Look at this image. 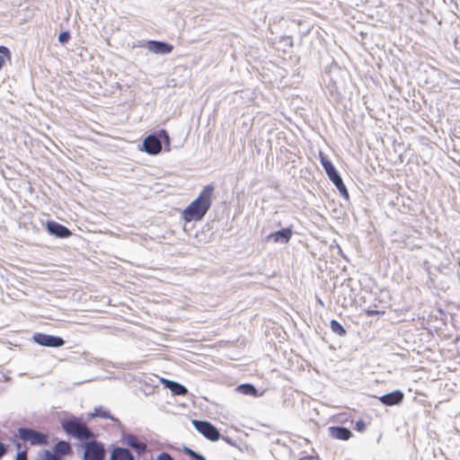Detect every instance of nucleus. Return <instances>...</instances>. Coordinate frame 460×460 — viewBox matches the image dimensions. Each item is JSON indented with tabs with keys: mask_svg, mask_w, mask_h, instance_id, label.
<instances>
[{
	"mask_svg": "<svg viewBox=\"0 0 460 460\" xmlns=\"http://www.w3.org/2000/svg\"><path fill=\"white\" fill-rule=\"evenodd\" d=\"M330 431L332 437L339 440L346 441L352 437L351 431L344 427H332Z\"/></svg>",
	"mask_w": 460,
	"mask_h": 460,
	"instance_id": "nucleus-12",
	"label": "nucleus"
},
{
	"mask_svg": "<svg viewBox=\"0 0 460 460\" xmlns=\"http://www.w3.org/2000/svg\"><path fill=\"white\" fill-rule=\"evenodd\" d=\"M62 428L68 435L79 440H88L93 437L86 424L76 418L65 420L62 422Z\"/></svg>",
	"mask_w": 460,
	"mask_h": 460,
	"instance_id": "nucleus-2",
	"label": "nucleus"
},
{
	"mask_svg": "<svg viewBox=\"0 0 460 460\" xmlns=\"http://www.w3.org/2000/svg\"><path fill=\"white\" fill-rule=\"evenodd\" d=\"M213 192V185L205 186L199 196L182 211L183 220L188 223L200 221L211 207Z\"/></svg>",
	"mask_w": 460,
	"mask_h": 460,
	"instance_id": "nucleus-1",
	"label": "nucleus"
},
{
	"mask_svg": "<svg viewBox=\"0 0 460 460\" xmlns=\"http://www.w3.org/2000/svg\"><path fill=\"white\" fill-rule=\"evenodd\" d=\"M403 394L401 391L396 390L381 396L379 400L385 405L393 406L400 404L403 401Z\"/></svg>",
	"mask_w": 460,
	"mask_h": 460,
	"instance_id": "nucleus-10",
	"label": "nucleus"
},
{
	"mask_svg": "<svg viewBox=\"0 0 460 460\" xmlns=\"http://www.w3.org/2000/svg\"><path fill=\"white\" fill-rule=\"evenodd\" d=\"M166 387H168L176 395H185L187 389L183 385L170 380H164Z\"/></svg>",
	"mask_w": 460,
	"mask_h": 460,
	"instance_id": "nucleus-17",
	"label": "nucleus"
},
{
	"mask_svg": "<svg viewBox=\"0 0 460 460\" xmlns=\"http://www.w3.org/2000/svg\"><path fill=\"white\" fill-rule=\"evenodd\" d=\"M157 137L163 139L165 145H170V137L166 130L161 129L157 132Z\"/></svg>",
	"mask_w": 460,
	"mask_h": 460,
	"instance_id": "nucleus-25",
	"label": "nucleus"
},
{
	"mask_svg": "<svg viewBox=\"0 0 460 460\" xmlns=\"http://www.w3.org/2000/svg\"><path fill=\"white\" fill-rule=\"evenodd\" d=\"M148 49L156 54H167L172 51L173 47L171 44L152 40L148 42Z\"/></svg>",
	"mask_w": 460,
	"mask_h": 460,
	"instance_id": "nucleus-11",
	"label": "nucleus"
},
{
	"mask_svg": "<svg viewBox=\"0 0 460 460\" xmlns=\"http://www.w3.org/2000/svg\"><path fill=\"white\" fill-rule=\"evenodd\" d=\"M18 437L31 446H45L48 444V435L29 428L18 429Z\"/></svg>",
	"mask_w": 460,
	"mask_h": 460,
	"instance_id": "nucleus-3",
	"label": "nucleus"
},
{
	"mask_svg": "<svg viewBox=\"0 0 460 460\" xmlns=\"http://www.w3.org/2000/svg\"><path fill=\"white\" fill-rule=\"evenodd\" d=\"M128 444L139 453L144 452L146 449V445L143 442H139L137 438L134 437L129 439Z\"/></svg>",
	"mask_w": 460,
	"mask_h": 460,
	"instance_id": "nucleus-22",
	"label": "nucleus"
},
{
	"mask_svg": "<svg viewBox=\"0 0 460 460\" xmlns=\"http://www.w3.org/2000/svg\"><path fill=\"white\" fill-rule=\"evenodd\" d=\"M11 52L5 46H0V70L4 67L6 62H11Z\"/></svg>",
	"mask_w": 460,
	"mask_h": 460,
	"instance_id": "nucleus-20",
	"label": "nucleus"
},
{
	"mask_svg": "<svg viewBox=\"0 0 460 460\" xmlns=\"http://www.w3.org/2000/svg\"><path fill=\"white\" fill-rule=\"evenodd\" d=\"M320 162L323 165V167L325 170L326 174L328 175L329 179L332 177L336 176L339 174L332 164V163L321 152L319 155Z\"/></svg>",
	"mask_w": 460,
	"mask_h": 460,
	"instance_id": "nucleus-13",
	"label": "nucleus"
},
{
	"mask_svg": "<svg viewBox=\"0 0 460 460\" xmlns=\"http://www.w3.org/2000/svg\"><path fill=\"white\" fill-rule=\"evenodd\" d=\"M292 234H293L292 229L290 227H288V228H283L281 230H279V231L270 234L267 236V239L272 240L274 243H287L291 239Z\"/></svg>",
	"mask_w": 460,
	"mask_h": 460,
	"instance_id": "nucleus-9",
	"label": "nucleus"
},
{
	"mask_svg": "<svg viewBox=\"0 0 460 460\" xmlns=\"http://www.w3.org/2000/svg\"><path fill=\"white\" fill-rule=\"evenodd\" d=\"M330 181H332V183L336 186L338 190L340 191L341 195L345 198L349 199V192L347 190V188L345 184L343 183L342 179L341 178L340 174H337L334 177H332Z\"/></svg>",
	"mask_w": 460,
	"mask_h": 460,
	"instance_id": "nucleus-19",
	"label": "nucleus"
},
{
	"mask_svg": "<svg viewBox=\"0 0 460 460\" xmlns=\"http://www.w3.org/2000/svg\"><path fill=\"white\" fill-rule=\"evenodd\" d=\"M320 162L323 165V167L325 170L326 174L328 175L329 179L332 177L336 176L339 174L332 164V163L321 152L319 155Z\"/></svg>",
	"mask_w": 460,
	"mask_h": 460,
	"instance_id": "nucleus-14",
	"label": "nucleus"
},
{
	"mask_svg": "<svg viewBox=\"0 0 460 460\" xmlns=\"http://www.w3.org/2000/svg\"><path fill=\"white\" fill-rule=\"evenodd\" d=\"M143 147L147 154L155 155L161 152L162 144L157 137L149 135L144 139Z\"/></svg>",
	"mask_w": 460,
	"mask_h": 460,
	"instance_id": "nucleus-7",
	"label": "nucleus"
},
{
	"mask_svg": "<svg viewBox=\"0 0 460 460\" xmlns=\"http://www.w3.org/2000/svg\"><path fill=\"white\" fill-rule=\"evenodd\" d=\"M32 339L37 344L44 347L58 348L65 344L62 338L41 332L35 333Z\"/></svg>",
	"mask_w": 460,
	"mask_h": 460,
	"instance_id": "nucleus-5",
	"label": "nucleus"
},
{
	"mask_svg": "<svg viewBox=\"0 0 460 460\" xmlns=\"http://www.w3.org/2000/svg\"><path fill=\"white\" fill-rule=\"evenodd\" d=\"M93 415L94 417H102L103 419L111 418L109 411L104 410V409H102V408L95 409L94 413Z\"/></svg>",
	"mask_w": 460,
	"mask_h": 460,
	"instance_id": "nucleus-24",
	"label": "nucleus"
},
{
	"mask_svg": "<svg viewBox=\"0 0 460 460\" xmlns=\"http://www.w3.org/2000/svg\"><path fill=\"white\" fill-rule=\"evenodd\" d=\"M104 448L97 442H89L84 448V460H103Z\"/></svg>",
	"mask_w": 460,
	"mask_h": 460,
	"instance_id": "nucleus-6",
	"label": "nucleus"
},
{
	"mask_svg": "<svg viewBox=\"0 0 460 460\" xmlns=\"http://www.w3.org/2000/svg\"><path fill=\"white\" fill-rule=\"evenodd\" d=\"M366 423L364 420H359L355 423V429L359 432H363L366 429Z\"/></svg>",
	"mask_w": 460,
	"mask_h": 460,
	"instance_id": "nucleus-27",
	"label": "nucleus"
},
{
	"mask_svg": "<svg viewBox=\"0 0 460 460\" xmlns=\"http://www.w3.org/2000/svg\"><path fill=\"white\" fill-rule=\"evenodd\" d=\"M330 326L331 330L339 336H344L346 334L345 329L338 321L332 320L330 323Z\"/></svg>",
	"mask_w": 460,
	"mask_h": 460,
	"instance_id": "nucleus-21",
	"label": "nucleus"
},
{
	"mask_svg": "<svg viewBox=\"0 0 460 460\" xmlns=\"http://www.w3.org/2000/svg\"><path fill=\"white\" fill-rule=\"evenodd\" d=\"M55 455H70L72 454L71 445L66 441H59L55 445L54 447Z\"/></svg>",
	"mask_w": 460,
	"mask_h": 460,
	"instance_id": "nucleus-18",
	"label": "nucleus"
},
{
	"mask_svg": "<svg viewBox=\"0 0 460 460\" xmlns=\"http://www.w3.org/2000/svg\"><path fill=\"white\" fill-rule=\"evenodd\" d=\"M183 453L195 460H206L205 457L189 447L183 448Z\"/></svg>",
	"mask_w": 460,
	"mask_h": 460,
	"instance_id": "nucleus-23",
	"label": "nucleus"
},
{
	"mask_svg": "<svg viewBox=\"0 0 460 460\" xmlns=\"http://www.w3.org/2000/svg\"><path fill=\"white\" fill-rule=\"evenodd\" d=\"M298 460H321V459L318 456H310L301 457Z\"/></svg>",
	"mask_w": 460,
	"mask_h": 460,
	"instance_id": "nucleus-33",
	"label": "nucleus"
},
{
	"mask_svg": "<svg viewBox=\"0 0 460 460\" xmlns=\"http://www.w3.org/2000/svg\"><path fill=\"white\" fill-rule=\"evenodd\" d=\"M46 228L50 234L59 238H67L72 235V232L67 227L55 221H48Z\"/></svg>",
	"mask_w": 460,
	"mask_h": 460,
	"instance_id": "nucleus-8",
	"label": "nucleus"
},
{
	"mask_svg": "<svg viewBox=\"0 0 460 460\" xmlns=\"http://www.w3.org/2000/svg\"><path fill=\"white\" fill-rule=\"evenodd\" d=\"M156 460H174L172 456L166 452H163L157 456Z\"/></svg>",
	"mask_w": 460,
	"mask_h": 460,
	"instance_id": "nucleus-29",
	"label": "nucleus"
},
{
	"mask_svg": "<svg viewBox=\"0 0 460 460\" xmlns=\"http://www.w3.org/2000/svg\"><path fill=\"white\" fill-rule=\"evenodd\" d=\"M111 460H134L131 453L126 448L118 447L111 455Z\"/></svg>",
	"mask_w": 460,
	"mask_h": 460,
	"instance_id": "nucleus-16",
	"label": "nucleus"
},
{
	"mask_svg": "<svg viewBox=\"0 0 460 460\" xmlns=\"http://www.w3.org/2000/svg\"><path fill=\"white\" fill-rule=\"evenodd\" d=\"M236 391L242 394L251 395L253 397H258V396L261 395V394H259L258 391L256 390V388L251 384L239 385L236 387Z\"/></svg>",
	"mask_w": 460,
	"mask_h": 460,
	"instance_id": "nucleus-15",
	"label": "nucleus"
},
{
	"mask_svg": "<svg viewBox=\"0 0 460 460\" xmlns=\"http://www.w3.org/2000/svg\"><path fill=\"white\" fill-rule=\"evenodd\" d=\"M7 452V448L5 447V445L2 442H0V457H2L3 456H4Z\"/></svg>",
	"mask_w": 460,
	"mask_h": 460,
	"instance_id": "nucleus-31",
	"label": "nucleus"
},
{
	"mask_svg": "<svg viewBox=\"0 0 460 460\" xmlns=\"http://www.w3.org/2000/svg\"><path fill=\"white\" fill-rule=\"evenodd\" d=\"M69 40H70V33H69V31H63L58 36V40L62 44H65V43L68 42Z\"/></svg>",
	"mask_w": 460,
	"mask_h": 460,
	"instance_id": "nucleus-26",
	"label": "nucleus"
},
{
	"mask_svg": "<svg viewBox=\"0 0 460 460\" xmlns=\"http://www.w3.org/2000/svg\"><path fill=\"white\" fill-rule=\"evenodd\" d=\"M15 460H27L26 451L19 452Z\"/></svg>",
	"mask_w": 460,
	"mask_h": 460,
	"instance_id": "nucleus-32",
	"label": "nucleus"
},
{
	"mask_svg": "<svg viewBox=\"0 0 460 460\" xmlns=\"http://www.w3.org/2000/svg\"><path fill=\"white\" fill-rule=\"evenodd\" d=\"M193 426L201 433L206 438L211 441H217L220 438L218 430L209 422L203 420H192Z\"/></svg>",
	"mask_w": 460,
	"mask_h": 460,
	"instance_id": "nucleus-4",
	"label": "nucleus"
},
{
	"mask_svg": "<svg viewBox=\"0 0 460 460\" xmlns=\"http://www.w3.org/2000/svg\"><path fill=\"white\" fill-rule=\"evenodd\" d=\"M40 460H58L55 454L46 451Z\"/></svg>",
	"mask_w": 460,
	"mask_h": 460,
	"instance_id": "nucleus-28",
	"label": "nucleus"
},
{
	"mask_svg": "<svg viewBox=\"0 0 460 460\" xmlns=\"http://www.w3.org/2000/svg\"><path fill=\"white\" fill-rule=\"evenodd\" d=\"M384 314V312H380V311H377V310H371V309H367L365 311V314L367 316H373V315H377V314Z\"/></svg>",
	"mask_w": 460,
	"mask_h": 460,
	"instance_id": "nucleus-30",
	"label": "nucleus"
}]
</instances>
